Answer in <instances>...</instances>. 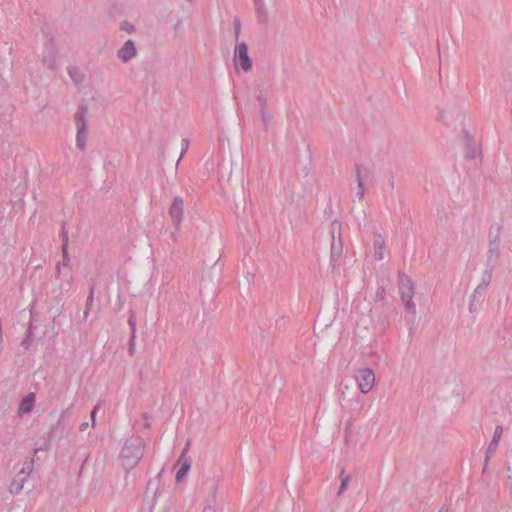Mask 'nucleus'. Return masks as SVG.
I'll return each mask as SVG.
<instances>
[{
	"label": "nucleus",
	"instance_id": "nucleus-1",
	"mask_svg": "<svg viewBox=\"0 0 512 512\" xmlns=\"http://www.w3.org/2000/svg\"><path fill=\"white\" fill-rule=\"evenodd\" d=\"M354 380L363 394L369 393L375 385V374L372 369L363 367L355 372Z\"/></svg>",
	"mask_w": 512,
	"mask_h": 512
},
{
	"label": "nucleus",
	"instance_id": "nucleus-2",
	"mask_svg": "<svg viewBox=\"0 0 512 512\" xmlns=\"http://www.w3.org/2000/svg\"><path fill=\"white\" fill-rule=\"evenodd\" d=\"M168 214L172 225L178 228L184 219V201L181 197L177 196L173 198Z\"/></svg>",
	"mask_w": 512,
	"mask_h": 512
},
{
	"label": "nucleus",
	"instance_id": "nucleus-3",
	"mask_svg": "<svg viewBox=\"0 0 512 512\" xmlns=\"http://www.w3.org/2000/svg\"><path fill=\"white\" fill-rule=\"evenodd\" d=\"M370 176H371V171L369 168H367L364 165L356 166V178H357L358 187L355 192V196L359 200H362L365 196V185H366L367 181L369 180Z\"/></svg>",
	"mask_w": 512,
	"mask_h": 512
},
{
	"label": "nucleus",
	"instance_id": "nucleus-4",
	"mask_svg": "<svg viewBox=\"0 0 512 512\" xmlns=\"http://www.w3.org/2000/svg\"><path fill=\"white\" fill-rule=\"evenodd\" d=\"M235 65L245 72L251 69L252 63L245 43H240L235 48Z\"/></svg>",
	"mask_w": 512,
	"mask_h": 512
},
{
	"label": "nucleus",
	"instance_id": "nucleus-5",
	"mask_svg": "<svg viewBox=\"0 0 512 512\" xmlns=\"http://www.w3.org/2000/svg\"><path fill=\"white\" fill-rule=\"evenodd\" d=\"M188 449L189 443H187L182 455L180 456L177 462L178 470L176 473V480L178 482H181L185 478L191 467L189 460L185 457V454L187 453Z\"/></svg>",
	"mask_w": 512,
	"mask_h": 512
},
{
	"label": "nucleus",
	"instance_id": "nucleus-6",
	"mask_svg": "<svg viewBox=\"0 0 512 512\" xmlns=\"http://www.w3.org/2000/svg\"><path fill=\"white\" fill-rule=\"evenodd\" d=\"M412 297V284L410 283V281H407L406 283H403L401 286V298L408 309L414 308Z\"/></svg>",
	"mask_w": 512,
	"mask_h": 512
},
{
	"label": "nucleus",
	"instance_id": "nucleus-7",
	"mask_svg": "<svg viewBox=\"0 0 512 512\" xmlns=\"http://www.w3.org/2000/svg\"><path fill=\"white\" fill-rule=\"evenodd\" d=\"M135 54L136 49L131 40H128L118 52V56L123 62L129 61L135 56Z\"/></svg>",
	"mask_w": 512,
	"mask_h": 512
},
{
	"label": "nucleus",
	"instance_id": "nucleus-8",
	"mask_svg": "<svg viewBox=\"0 0 512 512\" xmlns=\"http://www.w3.org/2000/svg\"><path fill=\"white\" fill-rule=\"evenodd\" d=\"M87 139V130L84 123H78V132H77V146L80 149H84Z\"/></svg>",
	"mask_w": 512,
	"mask_h": 512
},
{
	"label": "nucleus",
	"instance_id": "nucleus-9",
	"mask_svg": "<svg viewBox=\"0 0 512 512\" xmlns=\"http://www.w3.org/2000/svg\"><path fill=\"white\" fill-rule=\"evenodd\" d=\"M34 396L32 394L28 395L25 399L22 400L19 411L21 413H29L34 407Z\"/></svg>",
	"mask_w": 512,
	"mask_h": 512
},
{
	"label": "nucleus",
	"instance_id": "nucleus-10",
	"mask_svg": "<svg viewBox=\"0 0 512 512\" xmlns=\"http://www.w3.org/2000/svg\"><path fill=\"white\" fill-rule=\"evenodd\" d=\"M343 254V246L341 242L335 243L333 242L331 245V261L337 262Z\"/></svg>",
	"mask_w": 512,
	"mask_h": 512
},
{
	"label": "nucleus",
	"instance_id": "nucleus-11",
	"mask_svg": "<svg viewBox=\"0 0 512 512\" xmlns=\"http://www.w3.org/2000/svg\"><path fill=\"white\" fill-rule=\"evenodd\" d=\"M347 482H348V480H347V479H344V480L342 481V484H341V487H340V491H344V490H345V488H346V486H347Z\"/></svg>",
	"mask_w": 512,
	"mask_h": 512
},
{
	"label": "nucleus",
	"instance_id": "nucleus-12",
	"mask_svg": "<svg viewBox=\"0 0 512 512\" xmlns=\"http://www.w3.org/2000/svg\"><path fill=\"white\" fill-rule=\"evenodd\" d=\"M203 512H214V509L212 507H206Z\"/></svg>",
	"mask_w": 512,
	"mask_h": 512
},
{
	"label": "nucleus",
	"instance_id": "nucleus-13",
	"mask_svg": "<svg viewBox=\"0 0 512 512\" xmlns=\"http://www.w3.org/2000/svg\"><path fill=\"white\" fill-rule=\"evenodd\" d=\"M141 455H142V454H141V450H140V449H138V451H137V453H136V460H139V459H140V457H141Z\"/></svg>",
	"mask_w": 512,
	"mask_h": 512
},
{
	"label": "nucleus",
	"instance_id": "nucleus-14",
	"mask_svg": "<svg viewBox=\"0 0 512 512\" xmlns=\"http://www.w3.org/2000/svg\"><path fill=\"white\" fill-rule=\"evenodd\" d=\"M91 417H92V419H94V417H95V410L92 412Z\"/></svg>",
	"mask_w": 512,
	"mask_h": 512
}]
</instances>
